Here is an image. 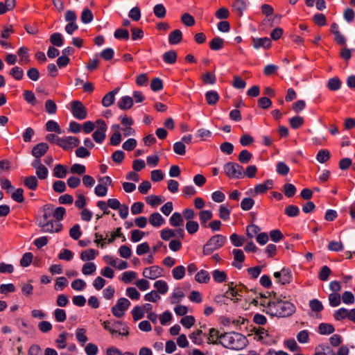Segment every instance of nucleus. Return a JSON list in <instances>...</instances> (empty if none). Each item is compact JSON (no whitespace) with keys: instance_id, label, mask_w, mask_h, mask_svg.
<instances>
[{"instance_id":"f257e3e1","label":"nucleus","mask_w":355,"mask_h":355,"mask_svg":"<svg viewBox=\"0 0 355 355\" xmlns=\"http://www.w3.org/2000/svg\"><path fill=\"white\" fill-rule=\"evenodd\" d=\"M267 313L272 316L288 317L295 312V306L288 301L277 300L267 304Z\"/></svg>"},{"instance_id":"f03ea898","label":"nucleus","mask_w":355,"mask_h":355,"mask_svg":"<svg viewBox=\"0 0 355 355\" xmlns=\"http://www.w3.org/2000/svg\"><path fill=\"white\" fill-rule=\"evenodd\" d=\"M220 344L224 347L232 350H241L245 348L248 343L245 336L239 333L229 332L222 334Z\"/></svg>"},{"instance_id":"7ed1b4c3","label":"nucleus","mask_w":355,"mask_h":355,"mask_svg":"<svg viewBox=\"0 0 355 355\" xmlns=\"http://www.w3.org/2000/svg\"><path fill=\"white\" fill-rule=\"evenodd\" d=\"M226 240V237L221 234H216L211 236L203 246V254L209 255L215 250L222 248Z\"/></svg>"},{"instance_id":"20e7f679","label":"nucleus","mask_w":355,"mask_h":355,"mask_svg":"<svg viewBox=\"0 0 355 355\" xmlns=\"http://www.w3.org/2000/svg\"><path fill=\"white\" fill-rule=\"evenodd\" d=\"M223 169L225 175L230 179H241L245 177L243 167L236 162H227Z\"/></svg>"},{"instance_id":"39448f33","label":"nucleus","mask_w":355,"mask_h":355,"mask_svg":"<svg viewBox=\"0 0 355 355\" xmlns=\"http://www.w3.org/2000/svg\"><path fill=\"white\" fill-rule=\"evenodd\" d=\"M71 111L73 116L78 120H83L87 116V108L79 101H73L71 103Z\"/></svg>"},{"instance_id":"423d86ee","label":"nucleus","mask_w":355,"mask_h":355,"mask_svg":"<svg viewBox=\"0 0 355 355\" xmlns=\"http://www.w3.org/2000/svg\"><path fill=\"white\" fill-rule=\"evenodd\" d=\"M130 305V301L122 297L117 300L116 304L112 306V313L116 318H121L124 315L125 311L129 308Z\"/></svg>"},{"instance_id":"0eeeda50","label":"nucleus","mask_w":355,"mask_h":355,"mask_svg":"<svg viewBox=\"0 0 355 355\" xmlns=\"http://www.w3.org/2000/svg\"><path fill=\"white\" fill-rule=\"evenodd\" d=\"M97 124V129L92 135L94 140L98 144L102 143L105 139V132L107 130V125L102 119H98L96 121Z\"/></svg>"},{"instance_id":"6e6552de","label":"nucleus","mask_w":355,"mask_h":355,"mask_svg":"<svg viewBox=\"0 0 355 355\" xmlns=\"http://www.w3.org/2000/svg\"><path fill=\"white\" fill-rule=\"evenodd\" d=\"M273 275L277 282L282 285L290 284L293 279L291 270L288 268H283L280 271L274 272Z\"/></svg>"},{"instance_id":"1a4fd4ad","label":"nucleus","mask_w":355,"mask_h":355,"mask_svg":"<svg viewBox=\"0 0 355 355\" xmlns=\"http://www.w3.org/2000/svg\"><path fill=\"white\" fill-rule=\"evenodd\" d=\"M80 144V140L76 137H65L58 139V145L65 150H71L78 147Z\"/></svg>"},{"instance_id":"9d476101","label":"nucleus","mask_w":355,"mask_h":355,"mask_svg":"<svg viewBox=\"0 0 355 355\" xmlns=\"http://www.w3.org/2000/svg\"><path fill=\"white\" fill-rule=\"evenodd\" d=\"M273 186V181L272 180H267L262 184H258L255 186L253 196L257 194L266 193L268 190L271 189Z\"/></svg>"},{"instance_id":"9b49d317","label":"nucleus","mask_w":355,"mask_h":355,"mask_svg":"<svg viewBox=\"0 0 355 355\" xmlns=\"http://www.w3.org/2000/svg\"><path fill=\"white\" fill-rule=\"evenodd\" d=\"M48 149V144L46 143L42 142L35 146L33 148L31 153L35 158H40L46 154Z\"/></svg>"},{"instance_id":"f8f14e48","label":"nucleus","mask_w":355,"mask_h":355,"mask_svg":"<svg viewBox=\"0 0 355 355\" xmlns=\"http://www.w3.org/2000/svg\"><path fill=\"white\" fill-rule=\"evenodd\" d=\"M62 228V225L54 220H50L42 230L44 232H59Z\"/></svg>"},{"instance_id":"ddd939ff","label":"nucleus","mask_w":355,"mask_h":355,"mask_svg":"<svg viewBox=\"0 0 355 355\" xmlns=\"http://www.w3.org/2000/svg\"><path fill=\"white\" fill-rule=\"evenodd\" d=\"M271 45V40L268 37L252 38V46L256 49L261 47L268 49Z\"/></svg>"},{"instance_id":"4468645a","label":"nucleus","mask_w":355,"mask_h":355,"mask_svg":"<svg viewBox=\"0 0 355 355\" xmlns=\"http://www.w3.org/2000/svg\"><path fill=\"white\" fill-rule=\"evenodd\" d=\"M232 254L235 261L232 263V266L238 269H241L242 268V263L245 260L243 252L239 249H234L232 250Z\"/></svg>"},{"instance_id":"2eb2a0df","label":"nucleus","mask_w":355,"mask_h":355,"mask_svg":"<svg viewBox=\"0 0 355 355\" xmlns=\"http://www.w3.org/2000/svg\"><path fill=\"white\" fill-rule=\"evenodd\" d=\"M104 259L108 264L111 265L112 266L119 269V270H123L128 268V264L126 261L119 260V259H114L111 257L105 256L104 257Z\"/></svg>"},{"instance_id":"dca6fc26","label":"nucleus","mask_w":355,"mask_h":355,"mask_svg":"<svg viewBox=\"0 0 355 355\" xmlns=\"http://www.w3.org/2000/svg\"><path fill=\"white\" fill-rule=\"evenodd\" d=\"M221 336L222 334H220L218 329L211 328L207 336V343L213 345L220 344L219 341L221 340Z\"/></svg>"},{"instance_id":"f3484780","label":"nucleus","mask_w":355,"mask_h":355,"mask_svg":"<svg viewBox=\"0 0 355 355\" xmlns=\"http://www.w3.org/2000/svg\"><path fill=\"white\" fill-rule=\"evenodd\" d=\"M103 324L107 331H110L112 334H114L118 332L119 327L122 326L123 323L120 321L106 320L103 322Z\"/></svg>"},{"instance_id":"a211bd4d","label":"nucleus","mask_w":355,"mask_h":355,"mask_svg":"<svg viewBox=\"0 0 355 355\" xmlns=\"http://www.w3.org/2000/svg\"><path fill=\"white\" fill-rule=\"evenodd\" d=\"M119 87H116L114 90L105 95L102 99V104L104 107H109L113 104L115 99V95L119 92Z\"/></svg>"},{"instance_id":"6ab92c4d","label":"nucleus","mask_w":355,"mask_h":355,"mask_svg":"<svg viewBox=\"0 0 355 355\" xmlns=\"http://www.w3.org/2000/svg\"><path fill=\"white\" fill-rule=\"evenodd\" d=\"M247 8L244 0H235L232 3V10L238 16L241 17Z\"/></svg>"},{"instance_id":"aec40b11","label":"nucleus","mask_w":355,"mask_h":355,"mask_svg":"<svg viewBox=\"0 0 355 355\" xmlns=\"http://www.w3.org/2000/svg\"><path fill=\"white\" fill-rule=\"evenodd\" d=\"M182 40V33L179 29L171 31L168 35V42L170 44H178Z\"/></svg>"},{"instance_id":"412c9836","label":"nucleus","mask_w":355,"mask_h":355,"mask_svg":"<svg viewBox=\"0 0 355 355\" xmlns=\"http://www.w3.org/2000/svg\"><path fill=\"white\" fill-rule=\"evenodd\" d=\"M213 217V214L209 210H202L199 212V218L201 225L206 228L208 227L207 222Z\"/></svg>"},{"instance_id":"4be33fe9","label":"nucleus","mask_w":355,"mask_h":355,"mask_svg":"<svg viewBox=\"0 0 355 355\" xmlns=\"http://www.w3.org/2000/svg\"><path fill=\"white\" fill-rule=\"evenodd\" d=\"M163 60L168 64H173L176 62L178 54L175 51L171 50L164 53L162 55Z\"/></svg>"},{"instance_id":"5701e85b","label":"nucleus","mask_w":355,"mask_h":355,"mask_svg":"<svg viewBox=\"0 0 355 355\" xmlns=\"http://www.w3.org/2000/svg\"><path fill=\"white\" fill-rule=\"evenodd\" d=\"M170 225L173 227H180L184 223L182 215L179 212H175L169 219Z\"/></svg>"},{"instance_id":"b1692460","label":"nucleus","mask_w":355,"mask_h":355,"mask_svg":"<svg viewBox=\"0 0 355 355\" xmlns=\"http://www.w3.org/2000/svg\"><path fill=\"white\" fill-rule=\"evenodd\" d=\"M223 46L224 40L219 37L213 38L209 42V47L213 51H218L223 49Z\"/></svg>"},{"instance_id":"393cba45","label":"nucleus","mask_w":355,"mask_h":355,"mask_svg":"<svg viewBox=\"0 0 355 355\" xmlns=\"http://www.w3.org/2000/svg\"><path fill=\"white\" fill-rule=\"evenodd\" d=\"M24 184L29 189L35 191L37 187L38 181L35 176L31 175L24 179Z\"/></svg>"},{"instance_id":"a878e982","label":"nucleus","mask_w":355,"mask_h":355,"mask_svg":"<svg viewBox=\"0 0 355 355\" xmlns=\"http://www.w3.org/2000/svg\"><path fill=\"white\" fill-rule=\"evenodd\" d=\"M133 100L130 96H123L118 103L119 107L121 110H128L132 107Z\"/></svg>"},{"instance_id":"bb28decb","label":"nucleus","mask_w":355,"mask_h":355,"mask_svg":"<svg viewBox=\"0 0 355 355\" xmlns=\"http://www.w3.org/2000/svg\"><path fill=\"white\" fill-rule=\"evenodd\" d=\"M195 279L198 283L207 284L210 279V276L207 271L201 270L196 275Z\"/></svg>"},{"instance_id":"cd10ccee","label":"nucleus","mask_w":355,"mask_h":355,"mask_svg":"<svg viewBox=\"0 0 355 355\" xmlns=\"http://www.w3.org/2000/svg\"><path fill=\"white\" fill-rule=\"evenodd\" d=\"M335 331L334 327L331 324L321 323L318 327V331L320 334H331Z\"/></svg>"},{"instance_id":"c85d7f7f","label":"nucleus","mask_w":355,"mask_h":355,"mask_svg":"<svg viewBox=\"0 0 355 355\" xmlns=\"http://www.w3.org/2000/svg\"><path fill=\"white\" fill-rule=\"evenodd\" d=\"M205 98L209 105H215L219 100V95L216 91H209L205 94Z\"/></svg>"},{"instance_id":"c756f323","label":"nucleus","mask_w":355,"mask_h":355,"mask_svg":"<svg viewBox=\"0 0 355 355\" xmlns=\"http://www.w3.org/2000/svg\"><path fill=\"white\" fill-rule=\"evenodd\" d=\"M172 275L175 279H182L185 275V268L183 266H178L172 270Z\"/></svg>"},{"instance_id":"7c9ffc66","label":"nucleus","mask_w":355,"mask_h":355,"mask_svg":"<svg viewBox=\"0 0 355 355\" xmlns=\"http://www.w3.org/2000/svg\"><path fill=\"white\" fill-rule=\"evenodd\" d=\"M349 310L345 308H340L336 311L334 317L336 320L340 321L345 318H348Z\"/></svg>"},{"instance_id":"2f4dec72","label":"nucleus","mask_w":355,"mask_h":355,"mask_svg":"<svg viewBox=\"0 0 355 355\" xmlns=\"http://www.w3.org/2000/svg\"><path fill=\"white\" fill-rule=\"evenodd\" d=\"M97 252L94 249H88L83 251L80 254V259L83 261H89L95 259Z\"/></svg>"},{"instance_id":"473e14b6","label":"nucleus","mask_w":355,"mask_h":355,"mask_svg":"<svg viewBox=\"0 0 355 355\" xmlns=\"http://www.w3.org/2000/svg\"><path fill=\"white\" fill-rule=\"evenodd\" d=\"M67 169L62 164H57L53 169V175L57 178H64L67 175Z\"/></svg>"},{"instance_id":"72a5a7b5","label":"nucleus","mask_w":355,"mask_h":355,"mask_svg":"<svg viewBox=\"0 0 355 355\" xmlns=\"http://www.w3.org/2000/svg\"><path fill=\"white\" fill-rule=\"evenodd\" d=\"M340 86H341V81L337 77L331 78L328 80L327 87L331 91L338 90L340 88Z\"/></svg>"},{"instance_id":"f704fd0d","label":"nucleus","mask_w":355,"mask_h":355,"mask_svg":"<svg viewBox=\"0 0 355 355\" xmlns=\"http://www.w3.org/2000/svg\"><path fill=\"white\" fill-rule=\"evenodd\" d=\"M330 153L328 150H320L316 155V159L320 163H325L330 159Z\"/></svg>"},{"instance_id":"c9c22d12","label":"nucleus","mask_w":355,"mask_h":355,"mask_svg":"<svg viewBox=\"0 0 355 355\" xmlns=\"http://www.w3.org/2000/svg\"><path fill=\"white\" fill-rule=\"evenodd\" d=\"M212 276L215 282L222 283L226 281L227 274L224 271L215 270L212 272Z\"/></svg>"},{"instance_id":"e433bc0d","label":"nucleus","mask_w":355,"mask_h":355,"mask_svg":"<svg viewBox=\"0 0 355 355\" xmlns=\"http://www.w3.org/2000/svg\"><path fill=\"white\" fill-rule=\"evenodd\" d=\"M17 53L20 58L21 62L27 64L30 60L28 58V49L25 46H21L19 49Z\"/></svg>"},{"instance_id":"4c0bfd02","label":"nucleus","mask_w":355,"mask_h":355,"mask_svg":"<svg viewBox=\"0 0 355 355\" xmlns=\"http://www.w3.org/2000/svg\"><path fill=\"white\" fill-rule=\"evenodd\" d=\"M50 42L52 44L56 46H62L63 45V38L60 33H55L51 35Z\"/></svg>"},{"instance_id":"58836bf2","label":"nucleus","mask_w":355,"mask_h":355,"mask_svg":"<svg viewBox=\"0 0 355 355\" xmlns=\"http://www.w3.org/2000/svg\"><path fill=\"white\" fill-rule=\"evenodd\" d=\"M46 128L49 132H55L58 134L62 133L61 128L58 123L53 120L47 121L46 123Z\"/></svg>"},{"instance_id":"ea45409f","label":"nucleus","mask_w":355,"mask_h":355,"mask_svg":"<svg viewBox=\"0 0 355 355\" xmlns=\"http://www.w3.org/2000/svg\"><path fill=\"white\" fill-rule=\"evenodd\" d=\"M184 297V293L179 288L175 289L171 297V302L172 304H177L180 302Z\"/></svg>"},{"instance_id":"a19ab883","label":"nucleus","mask_w":355,"mask_h":355,"mask_svg":"<svg viewBox=\"0 0 355 355\" xmlns=\"http://www.w3.org/2000/svg\"><path fill=\"white\" fill-rule=\"evenodd\" d=\"M252 157V155L247 150H243L239 155L238 159L242 164L248 163Z\"/></svg>"},{"instance_id":"79ce46f5","label":"nucleus","mask_w":355,"mask_h":355,"mask_svg":"<svg viewBox=\"0 0 355 355\" xmlns=\"http://www.w3.org/2000/svg\"><path fill=\"white\" fill-rule=\"evenodd\" d=\"M93 14L88 8H85L81 14V21L84 24H89L93 20Z\"/></svg>"},{"instance_id":"37998d69","label":"nucleus","mask_w":355,"mask_h":355,"mask_svg":"<svg viewBox=\"0 0 355 355\" xmlns=\"http://www.w3.org/2000/svg\"><path fill=\"white\" fill-rule=\"evenodd\" d=\"M283 191L286 196L291 198L296 193V187L293 184L286 183L284 185Z\"/></svg>"},{"instance_id":"c03bdc74","label":"nucleus","mask_w":355,"mask_h":355,"mask_svg":"<svg viewBox=\"0 0 355 355\" xmlns=\"http://www.w3.org/2000/svg\"><path fill=\"white\" fill-rule=\"evenodd\" d=\"M42 215L40 216L46 220H51L53 213V207L51 205H46L42 207Z\"/></svg>"},{"instance_id":"a18cd8bd","label":"nucleus","mask_w":355,"mask_h":355,"mask_svg":"<svg viewBox=\"0 0 355 355\" xmlns=\"http://www.w3.org/2000/svg\"><path fill=\"white\" fill-rule=\"evenodd\" d=\"M254 205V200L251 198H245L241 202V208L243 211H249Z\"/></svg>"},{"instance_id":"49530a36","label":"nucleus","mask_w":355,"mask_h":355,"mask_svg":"<svg viewBox=\"0 0 355 355\" xmlns=\"http://www.w3.org/2000/svg\"><path fill=\"white\" fill-rule=\"evenodd\" d=\"M199 225L196 221L189 220L186 223V230L190 234H193L198 231Z\"/></svg>"},{"instance_id":"de8ad7c7","label":"nucleus","mask_w":355,"mask_h":355,"mask_svg":"<svg viewBox=\"0 0 355 355\" xmlns=\"http://www.w3.org/2000/svg\"><path fill=\"white\" fill-rule=\"evenodd\" d=\"M260 230L261 229L259 226L254 224H251L246 228V234L249 238L252 239L256 236L260 232Z\"/></svg>"},{"instance_id":"09e8293b","label":"nucleus","mask_w":355,"mask_h":355,"mask_svg":"<svg viewBox=\"0 0 355 355\" xmlns=\"http://www.w3.org/2000/svg\"><path fill=\"white\" fill-rule=\"evenodd\" d=\"M289 123L293 129H297L304 123V119L302 116H296L290 119Z\"/></svg>"},{"instance_id":"8fccbe9b","label":"nucleus","mask_w":355,"mask_h":355,"mask_svg":"<svg viewBox=\"0 0 355 355\" xmlns=\"http://www.w3.org/2000/svg\"><path fill=\"white\" fill-rule=\"evenodd\" d=\"M195 318L192 315H186L180 320V323L187 329L191 328L195 324Z\"/></svg>"},{"instance_id":"3c124183","label":"nucleus","mask_w":355,"mask_h":355,"mask_svg":"<svg viewBox=\"0 0 355 355\" xmlns=\"http://www.w3.org/2000/svg\"><path fill=\"white\" fill-rule=\"evenodd\" d=\"M284 212L289 217H295L299 214L300 209L297 206L291 205L285 208Z\"/></svg>"},{"instance_id":"603ef678","label":"nucleus","mask_w":355,"mask_h":355,"mask_svg":"<svg viewBox=\"0 0 355 355\" xmlns=\"http://www.w3.org/2000/svg\"><path fill=\"white\" fill-rule=\"evenodd\" d=\"M10 75L12 76L15 80H21L24 76V71L19 67H15L10 71Z\"/></svg>"},{"instance_id":"864d4df0","label":"nucleus","mask_w":355,"mask_h":355,"mask_svg":"<svg viewBox=\"0 0 355 355\" xmlns=\"http://www.w3.org/2000/svg\"><path fill=\"white\" fill-rule=\"evenodd\" d=\"M96 265L92 262H88L83 265L82 268V272L85 275H92L96 271Z\"/></svg>"},{"instance_id":"5fc2aeb1","label":"nucleus","mask_w":355,"mask_h":355,"mask_svg":"<svg viewBox=\"0 0 355 355\" xmlns=\"http://www.w3.org/2000/svg\"><path fill=\"white\" fill-rule=\"evenodd\" d=\"M202 80L206 85H214L216 81V78L214 74L207 72L202 75Z\"/></svg>"},{"instance_id":"6e6d98bb","label":"nucleus","mask_w":355,"mask_h":355,"mask_svg":"<svg viewBox=\"0 0 355 355\" xmlns=\"http://www.w3.org/2000/svg\"><path fill=\"white\" fill-rule=\"evenodd\" d=\"M54 317L57 322H63L67 319V314L64 309H56L54 311Z\"/></svg>"},{"instance_id":"4d7b16f0","label":"nucleus","mask_w":355,"mask_h":355,"mask_svg":"<svg viewBox=\"0 0 355 355\" xmlns=\"http://www.w3.org/2000/svg\"><path fill=\"white\" fill-rule=\"evenodd\" d=\"M173 151L179 155H184L186 153L185 144L182 141L175 142L173 144Z\"/></svg>"},{"instance_id":"13d9d810","label":"nucleus","mask_w":355,"mask_h":355,"mask_svg":"<svg viewBox=\"0 0 355 355\" xmlns=\"http://www.w3.org/2000/svg\"><path fill=\"white\" fill-rule=\"evenodd\" d=\"M309 306L314 312H320L323 310L324 307L321 302L317 299H313L309 302Z\"/></svg>"},{"instance_id":"bf43d9fd","label":"nucleus","mask_w":355,"mask_h":355,"mask_svg":"<svg viewBox=\"0 0 355 355\" xmlns=\"http://www.w3.org/2000/svg\"><path fill=\"white\" fill-rule=\"evenodd\" d=\"M24 98L26 102L31 104L32 105H35L37 103L35 96L32 91L25 90L24 92Z\"/></svg>"},{"instance_id":"052dcab7","label":"nucleus","mask_w":355,"mask_h":355,"mask_svg":"<svg viewBox=\"0 0 355 355\" xmlns=\"http://www.w3.org/2000/svg\"><path fill=\"white\" fill-rule=\"evenodd\" d=\"M182 22L187 26H193L195 24L194 17L189 13H184L181 17Z\"/></svg>"},{"instance_id":"680f3d73","label":"nucleus","mask_w":355,"mask_h":355,"mask_svg":"<svg viewBox=\"0 0 355 355\" xmlns=\"http://www.w3.org/2000/svg\"><path fill=\"white\" fill-rule=\"evenodd\" d=\"M313 21L315 24L320 26H323L327 24V19L324 14L318 13L313 17Z\"/></svg>"},{"instance_id":"e2e57ef3","label":"nucleus","mask_w":355,"mask_h":355,"mask_svg":"<svg viewBox=\"0 0 355 355\" xmlns=\"http://www.w3.org/2000/svg\"><path fill=\"white\" fill-rule=\"evenodd\" d=\"M33 255L31 252L25 253L20 260V265L22 267L28 266L33 261Z\"/></svg>"},{"instance_id":"0e129e2a","label":"nucleus","mask_w":355,"mask_h":355,"mask_svg":"<svg viewBox=\"0 0 355 355\" xmlns=\"http://www.w3.org/2000/svg\"><path fill=\"white\" fill-rule=\"evenodd\" d=\"M160 236L163 240L168 241L171 238L175 236V232L173 230L171 229H164L161 231Z\"/></svg>"},{"instance_id":"69168bd1","label":"nucleus","mask_w":355,"mask_h":355,"mask_svg":"<svg viewBox=\"0 0 355 355\" xmlns=\"http://www.w3.org/2000/svg\"><path fill=\"white\" fill-rule=\"evenodd\" d=\"M344 248L343 244L340 241H331L328 245V249L331 251L340 252Z\"/></svg>"},{"instance_id":"338daca9","label":"nucleus","mask_w":355,"mask_h":355,"mask_svg":"<svg viewBox=\"0 0 355 355\" xmlns=\"http://www.w3.org/2000/svg\"><path fill=\"white\" fill-rule=\"evenodd\" d=\"M82 234L80 225L76 224L73 225L69 230L70 236L74 240H78Z\"/></svg>"},{"instance_id":"774afa93","label":"nucleus","mask_w":355,"mask_h":355,"mask_svg":"<svg viewBox=\"0 0 355 355\" xmlns=\"http://www.w3.org/2000/svg\"><path fill=\"white\" fill-rule=\"evenodd\" d=\"M52 328L53 326L49 321L43 320L38 323V329L42 333L49 332Z\"/></svg>"}]
</instances>
